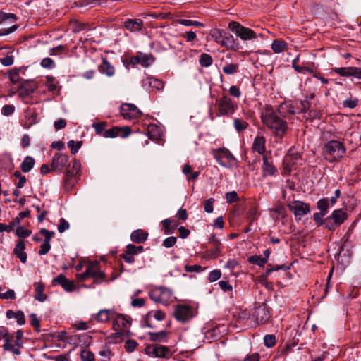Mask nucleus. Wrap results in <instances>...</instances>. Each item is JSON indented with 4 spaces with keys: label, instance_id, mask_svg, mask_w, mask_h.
I'll use <instances>...</instances> for the list:
<instances>
[{
    "label": "nucleus",
    "instance_id": "nucleus-63",
    "mask_svg": "<svg viewBox=\"0 0 361 361\" xmlns=\"http://www.w3.org/2000/svg\"><path fill=\"white\" fill-rule=\"evenodd\" d=\"M14 63V56L11 54L0 58V63L4 66H11Z\"/></svg>",
    "mask_w": 361,
    "mask_h": 361
},
{
    "label": "nucleus",
    "instance_id": "nucleus-1",
    "mask_svg": "<svg viewBox=\"0 0 361 361\" xmlns=\"http://www.w3.org/2000/svg\"><path fill=\"white\" fill-rule=\"evenodd\" d=\"M261 119L263 124L272 131L275 137L282 138L286 135L288 123L274 111L271 105L264 106L261 113Z\"/></svg>",
    "mask_w": 361,
    "mask_h": 361
},
{
    "label": "nucleus",
    "instance_id": "nucleus-23",
    "mask_svg": "<svg viewBox=\"0 0 361 361\" xmlns=\"http://www.w3.org/2000/svg\"><path fill=\"white\" fill-rule=\"evenodd\" d=\"M191 310L186 305H178L175 310L173 315L175 318L182 322H186L190 317Z\"/></svg>",
    "mask_w": 361,
    "mask_h": 361
},
{
    "label": "nucleus",
    "instance_id": "nucleus-44",
    "mask_svg": "<svg viewBox=\"0 0 361 361\" xmlns=\"http://www.w3.org/2000/svg\"><path fill=\"white\" fill-rule=\"evenodd\" d=\"M239 65L238 63H227L222 68V71L226 75H233L238 71Z\"/></svg>",
    "mask_w": 361,
    "mask_h": 361
},
{
    "label": "nucleus",
    "instance_id": "nucleus-50",
    "mask_svg": "<svg viewBox=\"0 0 361 361\" xmlns=\"http://www.w3.org/2000/svg\"><path fill=\"white\" fill-rule=\"evenodd\" d=\"M91 277L93 278V283L97 285H99L103 281H106V274L100 269L95 273V275H93Z\"/></svg>",
    "mask_w": 361,
    "mask_h": 361
},
{
    "label": "nucleus",
    "instance_id": "nucleus-38",
    "mask_svg": "<svg viewBox=\"0 0 361 361\" xmlns=\"http://www.w3.org/2000/svg\"><path fill=\"white\" fill-rule=\"evenodd\" d=\"M20 225V218H15L13 221H11L10 224H8V225L0 223V233L6 231V232H11L13 230V228L15 226Z\"/></svg>",
    "mask_w": 361,
    "mask_h": 361
},
{
    "label": "nucleus",
    "instance_id": "nucleus-12",
    "mask_svg": "<svg viewBox=\"0 0 361 361\" xmlns=\"http://www.w3.org/2000/svg\"><path fill=\"white\" fill-rule=\"evenodd\" d=\"M37 82L34 80H25L18 90V96L23 99L25 103L32 104L29 97L37 90Z\"/></svg>",
    "mask_w": 361,
    "mask_h": 361
},
{
    "label": "nucleus",
    "instance_id": "nucleus-4",
    "mask_svg": "<svg viewBox=\"0 0 361 361\" xmlns=\"http://www.w3.org/2000/svg\"><path fill=\"white\" fill-rule=\"evenodd\" d=\"M131 326L130 317L115 312L113 317V329L116 331L112 334L111 338L116 341H123L125 336H128Z\"/></svg>",
    "mask_w": 361,
    "mask_h": 361
},
{
    "label": "nucleus",
    "instance_id": "nucleus-11",
    "mask_svg": "<svg viewBox=\"0 0 361 361\" xmlns=\"http://www.w3.org/2000/svg\"><path fill=\"white\" fill-rule=\"evenodd\" d=\"M213 154L217 162L222 166L231 167L235 164V157L226 148H219L214 152Z\"/></svg>",
    "mask_w": 361,
    "mask_h": 361
},
{
    "label": "nucleus",
    "instance_id": "nucleus-39",
    "mask_svg": "<svg viewBox=\"0 0 361 361\" xmlns=\"http://www.w3.org/2000/svg\"><path fill=\"white\" fill-rule=\"evenodd\" d=\"M355 67H344V68H336L334 69V72L341 76L348 77L354 76Z\"/></svg>",
    "mask_w": 361,
    "mask_h": 361
},
{
    "label": "nucleus",
    "instance_id": "nucleus-52",
    "mask_svg": "<svg viewBox=\"0 0 361 361\" xmlns=\"http://www.w3.org/2000/svg\"><path fill=\"white\" fill-rule=\"evenodd\" d=\"M107 126V123L105 121L99 122V123H94L92 124V128H94L95 130V133L97 135H102L103 133L106 130V127Z\"/></svg>",
    "mask_w": 361,
    "mask_h": 361
},
{
    "label": "nucleus",
    "instance_id": "nucleus-17",
    "mask_svg": "<svg viewBox=\"0 0 361 361\" xmlns=\"http://www.w3.org/2000/svg\"><path fill=\"white\" fill-rule=\"evenodd\" d=\"M288 207L295 216H305L310 212V204L302 201H294L292 204H288Z\"/></svg>",
    "mask_w": 361,
    "mask_h": 361
},
{
    "label": "nucleus",
    "instance_id": "nucleus-54",
    "mask_svg": "<svg viewBox=\"0 0 361 361\" xmlns=\"http://www.w3.org/2000/svg\"><path fill=\"white\" fill-rule=\"evenodd\" d=\"M264 344L267 348H272L276 344V336L274 334H267L264 337Z\"/></svg>",
    "mask_w": 361,
    "mask_h": 361
},
{
    "label": "nucleus",
    "instance_id": "nucleus-25",
    "mask_svg": "<svg viewBox=\"0 0 361 361\" xmlns=\"http://www.w3.org/2000/svg\"><path fill=\"white\" fill-rule=\"evenodd\" d=\"M162 230L165 235L172 234L179 226L178 220L166 219L161 221Z\"/></svg>",
    "mask_w": 361,
    "mask_h": 361
},
{
    "label": "nucleus",
    "instance_id": "nucleus-9",
    "mask_svg": "<svg viewBox=\"0 0 361 361\" xmlns=\"http://www.w3.org/2000/svg\"><path fill=\"white\" fill-rule=\"evenodd\" d=\"M145 353L151 357L166 359H169L173 355L169 347L158 343L147 345L145 348Z\"/></svg>",
    "mask_w": 361,
    "mask_h": 361
},
{
    "label": "nucleus",
    "instance_id": "nucleus-55",
    "mask_svg": "<svg viewBox=\"0 0 361 361\" xmlns=\"http://www.w3.org/2000/svg\"><path fill=\"white\" fill-rule=\"evenodd\" d=\"M67 145L68 147L71 148V152L73 154H75L77 153V152L79 150V149L82 146V141H77L75 142L74 140H69L67 143Z\"/></svg>",
    "mask_w": 361,
    "mask_h": 361
},
{
    "label": "nucleus",
    "instance_id": "nucleus-6",
    "mask_svg": "<svg viewBox=\"0 0 361 361\" xmlns=\"http://www.w3.org/2000/svg\"><path fill=\"white\" fill-rule=\"evenodd\" d=\"M80 170V163L75 159H73L72 165L68 164L66 166L63 180V186L65 190L69 191L74 187L76 183L75 176L79 173Z\"/></svg>",
    "mask_w": 361,
    "mask_h": 361
},
{
    "label": "nucleus",
    "instance_id": "nucleus-51",
    "mask_svg": "<svg viewBox=\"0 0 361 361\" xmlns=\"http://www.w3.org/2000/svg\"><path fill=\"white\" fill-rule=\"evenodd\" d=\"M12 340L6 339L5 341L4 344L3 345V348L4 350L11 351L15 355H20V350L19 348H14L13 345L11 343Z\"/></svg>",
    "mask_w": 361,
    "mask_h": 361
},
{
    "label": "nucleus",
    "instance_id": "nucleus-2",
    "mask_svg": "<svg viewBox=\"0 0 361 361\" xmlns=\"http://www.w3.org/2000/svg\"><path fill=\"white\" fill-rule=\"evenodd\" d=\"M209 35L214 41L221 47L232 51H238L240 49V44L236 42L234 37L224 30L213 29L210 31Z\"/></svg>",
    "mask_w": 361,
    "mask_h": 361
},
{
    "label": "nucleus",
    "instance_id": "nucleus-45",
    "mask_svg": "<svg viewBox=\"0 0 361 361\" xmlns=\"http://www.w3.org/2000/svg\"><path fill=\"white\" fill-rule=\"evenodd\" d=\"M140 59V63L144 67L149 66L155 60V58L152 55H147L145 54L139 53Z\"/></svg>",
    "mask_w": 361,
    "mask_h": 361
},
{
    "label": "nucleus",
    "instance_id": "nucleus-7",
    "mask_svg": "<svg viewBox=\"0 0 361 361\" xmlns=\"http://www.w3.org/2000/svg\"><path fill=\"white\" fill-rule=\"evenodd\" d=\"M216 105L217 106L218 116H231L238 109L237 102L226 94H223L217 99Z\"/></svg>",
    "mask_w": 361,
    "mask_h": 361
},
{
    "label": "nucleus",
    "instance_id": "nucleus-61",
    "mask_svg": "<svg viewBox=\"0 0 361 361\" xmlns=\"http://www.w3.org/2000/svg\"><path fill=\"white\" fill-rule=\"evenodd\" d=\"M225 198L228 204L238 202L239 198L235 191H231L226 193Z\"/></svg>",
    "mask_w": 361,
    "mask_h": 361
},
{
    "label": "nucleus",
    "instance_id": "nucleus-31",
    "mask_svg": "<svg viewBox=\"0 0 361 361\" xmlns=\"http://www.w3.org/2000/svg\"><path fill=\"white\" fill-rule=\"evenodd\" d=\"M148 233L142 229H137L131 233L130 240L137 244L145 243L148 238Z\"/></svg>",
    "mask_w": 361,
    "mask_h": 361
},
{
    "label": "nucleus",
    "instance_id": "nucleus-22",
    "mask_svg": "<svg viewBox=\"0 0 361 361\" xmlns=\"http://www.w3.org/2000/svg\"><path fill=\"white\" fill-rule=\"evenodd\" d=\"M298 104L282 103L279 106L278 112L283 117H287L288 115L298 114Z\"/></svg>",
    "mask_w": 361,
    "mask_h": 361
},
{
    "label": "nucleus",
    "instance_id": "nucleus-49",
    "mask_svg": "<svg viewBox=\"0 0 361 361\" xmlns=\"http://www.w3.org/2000/svg\"><path fill=\"white\" fill-rule=\"evenodd\" d=\"M247 261L250 264H257L260 267H263L266 264V259L258 255H252L249 257Z\"/></svg>",
    "mask_w": 361,
    "mask_h": 361
},
{
    "label": "nucleus",
    "instance_id": "nucleus-34",
    "mask_svg": "<svg viewBox=\"0 0 361 361\" xmlns=\"http://www.w3.org/2000/svg\"><path fill=\"white\" fill-rule=\"evenodd\" d=\"M223 250L222 245H213L212 247L206 251V255L209 259H216L221 256Z\"/></svg>",
    "mask_w": 361,
    "mask_h": 361
},
{
    "label": "nucleus",
    "instance_id": "nucleus-30",
    "mask_svg": "<svg viewBox=\"0 0 361 361\" xmlns=\"http://www.w3.org/2000/svg\"><path fill=\"white\" fill-rule=\"evenodd\" d=\"M169 332L160 331L158 332H149V338L151 341L156 343H167L169 340Z\"/></svg>",
    "mask_w": 361,
    "mask_h": 361
},
{
    "label": "nucleus",
    "instance_id": "nucleus-14",
    "mask_svg": "<svg viewBox=\"0 0 361 361\" xmlns=\"http://www.w3.org/2000/svg\"><path fill=\"white\" fill-rule=\"evenodd\" d=\"M121 116L126 120H133L141 116V111L135 105L130 103H123L120 107Z\"/></svg>",
    "mask_w": 361,
    "mask_h": 361
},
{
    "label": "nucleus",
    "instance_id": "nucleus-36",
    "mask_svg": "<svg viewBox=\"0 0 361 361\" xmlns=\"http://www.w3.org/2000/svg\"><path fill=\"white\" fill-rule=\"evenodd\" d=\"M287 43L285 41L275 39L273 41L271 44V49L274 51V53H281L286 50L287 49Z\"/></svg>",
    "mask_w": 361,
    "mask_h": 361
},
{
    "label": "nucleus",
    "instance_id": "nucleus-41",
    "mask_svg": "<svg viewBox=\"0 0 361 361\" xmlns=\"http://www.w3.org/2000/svg\"><path fill=\"white\" fill-rule=\"evenodd\" d=\"M213 63L212 57L206 53H202L199 58V63L202 67H209Z\"/></svg>",
    "mask_w": 361,
    "mask_h": 361
},
{
    "label": "nucleus",
    "instance_id": "nucleus-28",
    "mask_svg": "<svg viewBox=\"0 0 361 361\" xmlns=\"http://www.w3.org/2000/svg\"><path fill=\"white\" fill-rule=\"evenodd\" d=\"M25 245L21 240H18L13 249V254L20 262L25 264L27 262V254L25 252Z\"/></svg>",
    "mask_w": 361,
    "mask_h": 361
},
{
    "label": "nucleus",
    "instance_id": "nucleus-60",
    "mask_svg": "<svg viewBox=\"0 0 361 361\" xmlns=\"http://www.w3.org/2000/svg\"><path fill=\"white\" fill-rule=\"evenodd\" d=\"M215 202V200L212 197L209 198L204 201V209L207 213H212L214 210L213 204Z\"/></svg>",
    "mask_w": 361,
    "mask_h": 361
},
{
    "label": "nucleus",
    "instance_id": "nucleus-35",
    "mask_svg": "<svg viewBox=\"0 0 361 361\" xmlns=\"http://www.w3.org/2000/svg\"><path fill=\"white\" fill-rule=\"evenodd\" d=\"M17 16L13 13H7L0 11V25H9L16 22Z\"/></svg>",
    "mask_w": 361,
    "mask_h": 361
},
{
    "label": "nucleus",
    "instance_id": "nucleus-13",
    "mask_svg": "<svg viewBox=\"0 0 361 361\" xmlns=\"http://www.w3.org/2000/svg\"><path fill=\"white\" fill-rule=\"evenodd\" d=\"M252 316L257 325L267 322L270 318L267 305L263 302L256 305L253 310Z\"/></svg>",
    "mask_w": 361,
    "mask_h": 361
},
{
    "label": "nucleus",
    "instance_id": "nucleus-8",
    "mask_svg": "<svg viewBox=\"0 0 361 361\" xmlns=\"http://www.w3.org/2000/svg\"><path fill=\"white\" fill-rule=\"evenodd\" d=\"M348 219V214L342 209L334 210L331 214L326 218V228L330 231H334L340 227Z\"/></svg>",
    "mask_w": 361,
    "mask_h": 361
},
{
    "label": "nucleus",
    "instance_id": "nucleus-16",
    "mask_svg": "<svg viewBox=\"0 0 361 361\" xmlns=\"http://www.w3.org/2000/svg\"><path fill=\"white\" fill-rule=\"evenodd\" d=\"M131 133L130 128L128 126H125L123 128L120 127H113L112 128L106 130L102 136L106 138H114L118 136H121L122 137H126Z\"/></svg>",
    "mask_w": 361,
    "mask_h": 361
},
{
    "label": "nucleus",
    "instance_id": "nucleus-58",
    "mask_svg": "<svg viewBox=\"0 0 361 361\" xmlns=\"http://www.w3.org/2000/svg\"><path fill=\"white\" fill-rule=\"evenodd\" d=\"M149 84L151 87L158 90H162L164 87V82L161 80L152 78L149 79Z\"/></svg>",
    "mask_w": 361,
    "mask_h": 361
},
{
    "label": "nucleus",
    "instance_id": "nucleus-56",
    "mask_svg": "<svg viewBox=\"0 0 361 361\" xmlns=\"http://www.w3.org/2000/svg\"><path fill=\"white\" fill-rule=\"evenodd\" d=\"M137 345L138 343L135 340L128 339L126 341L124 348L127 352L132 353L135 350Z\"/></svg>",
    "mask_w": 361,
    "mask_h": 361
},
{
    "label": "nucleus",
    "instance_id": "nucleus-59",
    "mask_svg": "<svg viewBox=\"0 0 361 361\" xmlns=\"http://www.w3.org/2000/svg\"><path fill=\"white\" fill-rule=\"evenodd\" d=\"M30 324L32 326L34 327L35 330L37 331V332H39L40 331V323H39V321L37 317V314H34V313H32L30 315Z\"/></svg>",
    "mask_w": 361,
    "mask_h": 361
},
{
    "label": "nucleus",
    "instance_id": "nucleus-15",
    "mask_svg": "<svg viewBox=\"0 0 361 361\" xmlns=\"http://www.w3.org/2000/svg\"><path fill=\"white\" fill-rule=\"evenodd\" d=\"M38 122V114L36 109L34 108H27L24 112V117L21 120L20 124L24 128L29 129Z\"/></svg>",
    "mask_w": 361,
    "mask_h": 361
},
{
    "label": "nucleus",
    "instance_id": "nucleus-40",
    "mask_svg": "<svg viewBox=\"0 0 361 361\" xmlns=\"http://www.w3.org/2000/svg\"><path fill=\"white\" fill-rule=\"evenodd\" d=\"M329 200L326 197L322 198L318 200L317 202V208L319 210V212H322V213H324L325 214H327L329 212Z\"/></svg>",
    "mask_w": 361,
    "mask_h": 361
},
{
    "label": "nucleus",
    "instance_id": "nucleus-43",
    "mask_svg": "<svg viewBox=\"0 0 361 361\" xmlns=\"http://www.w3.org/2000/svg\"><path fill=\"white\" fill-rule=\"evenodd\" d=\"M100 269L99 262L97 261H90L88 262L86 271L88 272L90 276L95 275V273Z\"/></svg>",
    "mask_w": 361,
    "mask_h": 361
},
{
    "label": "nucleus",
    "instance_id": "nucleus-5",
    "mask_svg": "<svg viewBox=\"0 0 361 361\" xmlns=\"http://www.w3.org/2000/svg\"><path fill=\"white\" fill-rule=\"evenodd\" d=\"M228 27L236 37H239L243 41L255 40L259 36L262 37L261 33L257 34L253 30L243 26L237 21H231L228 23Z\"/></svg>",
    "mask_w": 361,
    "mask_h": 361
},
{
    "label": "nucleus",
    "instance_id": "nucleus-3",
    "mask_svg": "<svg viewBox=\"0 0 361 361\" xmlns=\"http://www.w3.org/2000/svg\"><path fill=\"white\" fill-rule=\"evenodd\" d=\"M345 152L346 149L343 144L338 140L327 142L323 148L324 157L329 163L338 161L345 154Z\"/></svg>",
    "mask_w": 361,
    "mask_h": 361
},
{
    "label": "nucleus",
    "instance_id": "nucleus-26",
    "mask_svg": "<svg viewBox=\"0 0 361 361\" xmlns=\"http://www.w3.org/2000/svg\"><path fill=\"white\" fill-rule=\"evenodd\" d=\"M166 314L161 310H157L155 312H149L145 317V323L147 327L153 328L154 326L152 324V318H154L158 321H162L164 319Z\"/></svg>",
    "mask_w": 361,
    "mask_h": 361
},
{
    "label": "nucleus",
    "instance_id": "nucleus-48",
    "mask_svg": "<svg viewBox=\"0 0 361 361\" xmlns=\"http://www.w3.org/2000/svg\"><path fill=\"white\" fill-rule=\"evenodd\" d=\"M324 213H322V212H316L313 215V220L317 225V226H321L322 225L324 226V227H326V218L323 219L324 216H326Z\"/></svg>",
    "mask_w": 361,
    "mask_h": 361
},
{
    "label": "nucleus",
    "instance_id": "nucleus-20",
    "mask_svg": "<svg viewBox=\"0 0 361 361\" xmlns=\"http://www.w3.org/2000/svg\"><path fill=\"white\" fill-rule=\"evenodd\" d=\"M52 286L60 285L66 291L72 292L75 290L74 282L67 279L63 274L52 280Z\"/></svg>",
    "mask_w": 361,
    "mask_h": 361
},
{
    "label": "nucleus",
    "instance_id": "nucleus-24",
    "mask_svg": "<svg viewBox=\"0 0 361 361\" xmlns=\"http://www.w3.org/2000/svg\"><path fill=\"white\" fill-rule=\"evenodd\" d=\"M115 311L111 309H103L99 311L97 314L92 316V319H94L99 323H106L110 319H113Z\"/></svg>",
    "mask_w": 361,
    "mask_h": 361
},
{
    "label": "nucleus",
    "instance_id": "nucleus-42",
    "mask_svg": "<svg viewBox=\"0 0 361 361\" xmlns=\"http://www.w3.org/2000/svg\"><path fill=\"white\" fill-rule=\"evenodd\" d=\"M233 126L238 133H240L248 128L249 123L242 118H236L233 119Z\"/></svg>",
    "mask_w": 361,
    "mask_h": 361
},
{
    "label": "nucleus",
    "instance_id": "nucleus-27",
    "mask_svg": "<svg viewBox=\"0 0 361 361\" xmlns=\"http://www.w3.org/2000/svg\"><path fill=\"white\" fill-rule=\"evenodd\" d=\"M147 135L150 140L158 141L162 136V130L156 124H149L147 128Z\"/></svg>",
    "mask_w": 361,
    "mask_h": 361
},
{
    "label": "nucleus",
    "instance_id": "nucleus-37",
    "mask_svg": "<svg viewBox=\"0 0 361 361\" xmlns=\"http://www.w3.org/2000/svg\"><path fill=\"white\" fill-rule=\"evenodd\" d=\"M35 165V159L30 156L26 157L21 164L20 169L24 173L29 172Z\"/></svg>",
    "mask_w": 361,
    "mask_h": 361
},
{
    "label": "nucleus",
    "instance_id": "nucleus-10",
    "mask_svg": "<svg viewBox=\"0 0 361 361\" xmlns=\"http://www.w3.org/2000/svg\"><path fill=\"white\" fill-rule=\"evenodd\" d=\"M172 291L165 287H157L149 293V298L155 302L167 305L172 298Z\"/></svg>",
    "mask_w": 361,
    "mask_h": 361
},
{
    "label": "nucleus",
    "instance_id": "nucleus-29",
    "mask_svg": "<svg viewBox=\"0 0 361 361\" xmlns=\"http://www.w3.org/2000/svg\"><path fill=\"white\" fill-rule=\"evenodd\" d=\"M266 139L264 136L257 135L254 140L252 149L259 154H263L266 151Z\"/></svg>",
    "mask_w": 361,
    "mask_h": 361
},
{
    "label": "nucleus",
    "instance_id": "nucleus-19",
    "mask_svg": "<svg viewBox=\"0 0 361 361\" xmlns=\"http://www.w3.org/2000/svg\"><path fill=\"white\" fill-rule=\"evenodd\" d=\"M68 161V156L63 153H56L52 157L51 167L52 170L61 172Z\"/></svg>",
    "mask_w": 361,
    "mask_h": 361
},
{
    "label": "nucleus",
    "instance_id": "nucleus-57",
    "mask_svg": "<svg viewBox=\"0 0 361 361\" xmlns=\"http://www.w3.org/2000/svg\"><path fill=\"white\" fill-rule=\"evenodd\" d=\"M32 231L23 226H18L16 230V234L19 238H25L30 235Z\"/></svg>",
    "mask_w": 361,
    "mask_h": 361
},
{
    "label": "nucleus",
    "instance_id": "nucleus-62",
    "mask_svg": "<svg viewBox=\"0 0 361 361\" xmlns=\"http://www.w3.org/2000/svg\"><path fill=\"white\" fill-rule=\"evenodd\" d=\"M39 233L44 236V241H45L46 243H50L51 238L55 234L54 231H50L46 228H41L39 231Z\"/></svg>",
    "mask_w": 361,
    "mask_h": 361
},
{
    "label": "nucleus",
    "instance_id": "nucleus-33",
    "mask_svg": "<svg viewBox=\"0 0 361 361\" xmlns=\"http://www.w3.org/2000/svg\"><path fill=\"white\" fill-rule=\"evenodd\" d=\"M99 71L109 77L114 75V67L106 59H102V63L99 66Z\"/></svg>",
    "mask_w": 361,
    "mask_h": 361
},
{
    "label": "nucleus",
    "instance_id": "nucleus-32",
    "mask_svg": "<svg viewBox=\"0 0 361 361\" xmlns=\"http://www.w3.org/2000/svg\"><path fill=\"white\" fill-rule=\"evenodd\" d=\"M33 286L35 291L34 295L35 299L41 302H44L47 298V295L44 293L45 288L44 284L42 282H35Z\"/></svg>",
    "mask_w": 361,
    "mask_h": 361
},
{
    "label": "nucleus",
    "instance_id": "nucleus-53",
    "mask_svg": "<svg viewBox=\"0 0 361 361\" xmlns=\"http://www.w3.org/2000/svg\"><path fill=\"white\" fill-rule=\"evenodd\" d=\"M178 23L185 26H196V27H204V24L196 20H188V19H178Z\"/></svg>",
    "mask_w": 361,
    "mask_h": 361
},
{
    "label": "nucleus",
    "instance_id": "nucleus-21",
    "mask_svg": "<svg viewBox=\"0 0 361 361\" xmlns=\"http://www.w3.org/2000/svg\"><path fill=\"white\" fill-rule=\"evenodd\" d=\"M123 26L130 32H136L142 30L144 22L140 18H128L123 21Z\"/></svg>",
    "mask_w": 361,
    "mask_h": 361
},
{
    "label": "nucleus",
    "instance_id": "nucleus-18",
    "mask_svg": "<svg viewBox=\"0 0 361 361\" xmlns=\"http://www.w3.org/2000/svg\"><path fill=\"white\" fill-rule=\"evenodd\" d=\"M262 172L263 177L276 176L278 174V169L273 161L266 155L262 157Z\"/></svg>",
    "mask_w": 361,
    "mask_h": 361
},
{
    "label": "nucleus",
    "instance_id": "nucleus-46",
    "mask_svg": "<svg viewBox=\"0 0 361 361\" xmlns=\"http://www.w3.org/2000/svg\"><path fill=\"white\" fill-rule=\"evenodd\" d=\"M19 72L20 69L17 68L8 71V78L13 84H17L20 82L21 78L20 77Z\"/></svg>",
    "mask_w": 361,
    "mask_h": 361
},
{
    "label": "nucleus",
    "instance_id": "nucleus-64",
    "mask_svg": "<svg viewBox=\"0 0 361 361\" xmlns=\"http://www.w3.org/2000/svg\"><path fill=\"white\" fill-rule=\"evenodd\" d=\"M81 358L82 361H94V356L92 352L84 350L81 352Z\"/></svg>",
    "mask_w": 361,
    "mask_h": 361
},
{
    "label": "nucleus",
    "instance_id": "nucleus-47",
    "mask_svg": "<svg viewBox=\"0 0 361 361\" xmlns=\"http://www.w3.org/2000/svg\"><path fill=\"white\" fill-rule=\"evenodd\" d=\"M311 102L308 99L300 101V106H297L298 114L306 113L310 110Z\"/></svg>",
    "mask_w": 361,
    "mask_h": 361
}]
</instances>
